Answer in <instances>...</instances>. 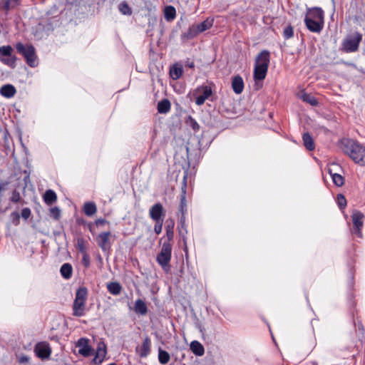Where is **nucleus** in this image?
I'll use <instances>...</instances> for the list:
<instances>
[{
    "mask_svg": "<svg viewBox=\"0 0 365 365\" xmlns=\"http://www.w3.org/2000/svg\"><path fill=\"white\" fill-rule=\"evenodd\" d=\"M170 360V354L163 350L161 347L158 348V361L162 365L167 364Z\"/></svg>",
    "mask_w": 365,
    "mask_h": 365,
    "instance_id": "30",
    "label": "nucleus"
},
{
    "mask_svg": "<svg viewBox=\"0 0 365 365\" xmlns=\"http://www.w3.org/2000/svg\"><path fill=\"white\" fill-rule=\"evenodd\" d=\"M172 256V245L169 242H164L160 252L156 257V262L161 266L163 271L168 273L170 271V260Z\"/></svg>",
    "mask_w": 365,
    "mask_h": 365,
    "instance_id": "5",
    "label": "nucleus"
},
{
    "mask_svg": "<svg viewBox=\"0 0 365 365\" xmlns=\"http://www.w3.org/2000/svg\"><path fill=\"white\" fill-rule=\"evenodd\" d=\"M61 276L66 279H69L72 277L73 267L69 263H64L60 269Z\"/></svg>",
    "mask_w": 365,
    "mask_h": 365,
    "instance_id": "27",
    "label": "nucleus"
},
{
    "mask_svg": "<svg viewBox=\"0 0 365 365\" xmlns=\"http://www.w3.org/2000/svg\"><path fill=\"white\" fill-rule=\"evenodd\" d=\"M354 325H355L356 329L359 331H360L361 334H364L365 329H364V327L361 322L358 321L357 322H354Z\"/></svg>",
    "mask_w": 365,
    "mask_h": 365,
    "instance_id": "49",
    "label": "nucleus"
},
{
    "mask_svg": "<svg viewBox=\"0 0 365 365\" xmlns=\"http://www.w3.org/2000/svg\"><path fill=\"white\" fill-rule=\"evenodd\" d=\"M187 233V227H186V224L185 223L184 228H182L181 225L180 224L179 235L182 237L183 244L185 246L187 245V237H186Z\"/></svg>",
    "mask_w": 365,
    "mask_h": 365,
    "instance_id": "42",
    "label": "nucleus"
},
{
    "mask_svg": "<svg viewBox=\"0 0 365 365\" xmlns=\"http://www.w3.org/2000/svg\"><path fill=\"white\" fill-rule=\"evenodd\" d=\"M362 41V34L359 32H354L348 35L342 41V50L346 53L356 52L359 49V44Z\"/></svg>",
    "mask_w": 365,
    "mask_h": 365,
    "instance_id": "6",
    "label": "nucleus"
},
{
    "mask_svg": "<svg viewBox=\"0 0 365 365\" xmlns=\"http://www.w3.org/2000/svg\"><path fill=\"white\" fill-rule=\"evenodd\" d=\"M76 346L78 347V354L83 356H89L92 355V349L88 344V340L86 338H80Z\"/></svg>",
    "mask_w": 365,
    "mask_h": 365,
    "instance_id": "15",
    "label": "nucleus"
},
{
    "mask_svg": "<svg viewBox=\"0 0 365 365\" xmlns=\"http://www.w3.org/2000/svg\"><path fill=\"white\" fill-rule=\"evenodd\" d=\"M268 68L265 65H255L254 78L255 81H262L267 76Z\"/></svg>",
    "mask_w": 365,
    "mask_h": 365,
    "instance_id": "17",
    "label": "nucleus"
},
{
    "mask_svg": "<svg viewBox=\"0 0 365 365\" xmlns=\"http://www.w3.org/2000/svg\"><path fill=\"white\" fill-rule=\"evenodd\" d=\"M164 16L167 21H172L176 16V11L174 6H167L164 9Z\"/></svg>",
    "mask_w": 365,
    "mask_h": 365,
    "instance_id": "33",
    "label": "nucleus"
},
{
    "mask_svg": "<svg viewBox=\"0 0 365 365\" xmlns=\"http://www.w3.org/2000/svg\"><path fill=\"white\" fill-rule=\"evenodd\" d=\"M294 36V29L291 25L286 26L283 31V36L285 39H289Z\"/></svg>",
    "mask_w": 365,
    "mask_h": 365,
    "instance_id": "41",
    "label": "nucleus"
},
{
    "mask_svg": "<svg viewBox=\"0 0 365 365\" xmlns=\"http://www.w3.org/2000/svg\"><path fill=\"white\" fill-rule=\"evenodd\" d=\"M186 66L190 67V68H194L195 67V63H194L193 61H191V62L187 61Z\"/></svg>",
    "mask_w": 365,
    "mask_h": 365,
    "instance_id": "54",
    "label": "nucleus"
},
{
    "mask_svg": "<svg viewBox=\"0 0 365 365\" xmlns=\"http://www.w3.org/2000/svg\"><path fill=\"white\" fill-rule=\"evenodd\" d=\"M199 34L198 30L197 29L196 24L191 25L187 31L181 34V38L185 41H188L194 38Z\"/></svg>",
    "mask_w": 365,
    "mask_h": 365,
    "instance_id": "21",
    "label": "nucleus"
},
{
    "mask_svg": "<svg viewBox=\"0 0 365 365\" xmlns=\"http://www.w3.org/2000/svg\"><path fill=\"white\" fill-rule=\"evenodd\" d=\"M6 184L5 182H0V193L5 190Z\"/></svg>",
    "mask_w": 365,
    "mask_h": 365,
    "instance_id": "53",
    "label": "nucleus"
},
{
    "mask_svg": "<svg viewBox=\"0 0 365 365\" xmlns=\"http://www.w3.org/2000/svg\"><path fill=\"white\" fill-rule=\"evenodd\" d=\"M29 361V357L26 356H22L19 358L20 363H26Z\"/></svg>",
    "mask_w": 365,
    "mask_h": 365,
    "instance_id": "52",
    "label": "nucleus"
},
{
    "mask_svg": "<svg viewBox=\"0 0 365 365\" xmlns=\"http://www.w3.org/2000/svg\"><path fill=\"white\" fill-rule=\"evenodd\" d=\"M212 94V89L210 86L202 85L198 86L193 92V96L195 98V103L197 106H202L205 101Z\"/></svg>",
    "mask_w": 365,
    "mask_h": 365,
    "instance_id": "9",
    "label": "nucleus"
},
{
    "mask_svg": "<svg viewBox=\"0 0 365 365\" xmlns=\"http://www.w3.org/2000/svg\"><path fill=\"white\" fill-rule=\"evenodd\" d=\"M77 249L82 254L86 253V242L83 238L77 239Z\"/></svg>",
    "mask_w": 365,
    "mask_h": 365,
    "instance_id": "40",
    "label": "nucleus"
},
{
    "mask_svg": "<svg viewBox=\"0 0 365 365\" xmlns=\"http://www.w3.org/2000/svg\"><path fill=\"white\" fill-rule=\"evenodd\" d=\"M232 88L236 94H240L244 90V81L242 78L237 75L233 77L232 81Z\"/></svg>",
    "mask_w": 365,
    "mask_h": 365,
    "instance_id": "18",
    "label": "nucleus"
},
{
    "mask_svg": "<svg viewBox=\"0 0 365 365\" xmlns=\"http://www.w3.org/2000/svg\"><path fill=\"white\" fill-rule=\"evenodd\" d=\"M154 231L156 235H159L162 232L163 221H155Z\"/></svg>",
    "mask_w": 365,
    "mask_h": 365,
    "instance_id": "46",
    "label": "nucleus"
},
{
    "mask_svg": "<svg viewBox=\"0 0 365 365\" xmlns=\"http://www.w3.org/2000/svg\"><path fill=\"white\" fill-rule=\"evenodd\" d=\"M31 213V210L29 207H25L21 210V217L26 220L30 217Z\"/></svg>",
    "mask_w": 365,
    "mask_h": 365,
    "instance_id": "48",
    "label": "nucleus"
},
{
    "mask_svg": "<svg viewBox=\"0 0 365 365\" xmlns=\"http://www.w3.org/2000/svg\"><path fill=\"white\" fill-rule=\"evenodd\" d=\"M269 62H270L269 51L267 50H263L256 57L255 65H265L266 68H268Z\"/></svg>",
    "mask_w": 365,
    "mask_h": 365,
    "instance_id": "16",
    "label": "nucleus"
},
{
    "mask_svg": "<svg viewBox=\"0 0 365 365\" xmlns=\"http://www.w3.org/2000/svg\"><path fill=\"white\" fill-rule=\"evenodd\" d=\"M83 212L87 216H92L97 212V207L94 202H87L83 205Z\"/></svg>",
    "mask_w": 365,
    "mask_h": 365,
    "instance_id": "31",
    "label": "nucleus"
},
{
    "mask_svg": "<svg viewBox=\"0 0 365 365\" xmlns=\"http://www.w3.org/2000/svg\"><path fill=\"white\" fill-rule=\"evenodd\" d=\"M300 98L304 102H306L312 106H317L319 104L318 100L309 93H304L302 94Z\"/></svg>",
    "mask_w": 365,
    "mask_h": 365,
    "instance_id": "35",
    "label": "nucleus"
},
{
    "mask_svg": "<svg viewBox=\"0 0 365 365\" xmlns=\"http://www.w3.org/2000/svg\"><path fill=\"white\" fill-rule=\"evenodd\" d=\"M190 349L196 356H201L205 353L204 346L197 341H193L191 342Z\"/></svg>",
    "mask_w": 365,
    "mask_h": 365,
    "instance_id": "26",
    "label": "nucleus"
},
{
    "mask_svg": "<svg viewBox=\"0 0 365 365\" xmlns=\"http://www.w3.org/2000/svg\"><path fill=\"white\" fill-rule=\"evenodd\" d=\"M95 224L96 225V226H101V225H104L106 224H109V222H108L105 219L100 218V219H97L95 221Z\"/></svg>",
    "mask_w": 365,
    "mask_h": 365,
    "instance_id": "51",
    "label": "nucleus"
},
{
    "mask_svg": "<svg viewBox=\"0 0 365 365\" xmlns=\"http://www.w3.org/2000/svg\"><path fill=\"white\" fill-rule=\"evenodd\" d=\"M304 21L309 31L319 34L324 28V11L320 7L308 9Z\"/></svg>",
    "mask_w": 365,
    "mask_h": 365,
    "instance_id": "2",
    "label": "nucleus"
},
{
    "mask_svg": "<svg viewBox=\"0 0 365 365\" xmlns=\"http://www.w3.org/2000/svg\"><path fill=\"white\" fill-rule=\"evenodd\" d=\"M36 355L41 359H48L51 354V348L48 343L46 341L38 342L34 347Z\"/></svg>",
    "mask_w": 365,
    "mask_h": 365,
    "instance_id": "11",
    "label": "nucleus"
},
{
    "mask_svg": "<svg viewBox=\"0 0 365 365\" xmlns=\"http://www.w3.org/2000/svg\"><path fill=\"white\" fill-rule=\"evenodd\" d=\"M340 148L355 163L365 165V146L349 138H343L340 141Z\"/></svg>",
    "mask_w": 365,
    "mask_h": 365,
    "instance_id": "1",
    "label": "nucleus"
},
{
    "mask_svg": "<svg viewBox=\"0 0 365 365\" xmlns=\"http://www.w3.org/2000/svg\"><path fill=\"white\" fill-rule=\"evenodd\" d=\"M186 123L192 128V130L195 132L198 131L200 130V125L192 117L188 116Z\"/></svg>",
    "mask_w": 365,
    "mask_h": 365,
    "instance_id": "38",
    "label": "nucleus"
},
{
    "mask_svg": "<svg viewBox=\"0 0 365 365\" xmlns=\"http://www.w3.org/2000/svg\"><path fill=\"white\" fill-rule=\"evenodd\" d=\"M88 298V289L85 287H79L76 292L75 299L73 304V315L83 317L86 314V304Z\"/></svg>",
    "mask_w": 365,
    "mask_h": 365,
    "instance_id": "3",
    "label": "nucleus"
},
{
    "mask_svg": "<svg viewBox=\"0 0 365 365\" xmlns=\"http://www.w3.org/2000/svg\"><path fill=\"white\" fill-rule=\"evenodd\" d=\"M95 1L96 0H81V2L80 4L91 7V6L94 5Z\"/></svg>",
    "mask_w": 365,
    "mask_h": 365,
    "instance_id": "50",
    "label": "nucleus"
},
{
    "mask_svg": "<svg viewBox=\"0 0 365 365\" xmlns=\"http://www.w3.org/2000/svg\"><path fill=\"white\" fill-rule=\"evenodd\" d=\"M213 24V19L210 20L209 19H207L202 23L199 24H196L197 29L198 30L199 34L205 31L210 29L212 26Z\"/></svg>",
    "mask_w": 365,
    "mask_h": 365,
    "instance_id": "36",
    "label": "nucleus"
},
{
    "mask_svg": "<svg viewBox=\"0 0 365 365\" xmlns=\"http://www.w3.org/2000/svg\"><path fill=\"white\" fill-rule=\"evenodd\" d=\"M82 263L85 267H88L90 265V257L87 252L83 254Z\"/></svg>",
    "mask_w": 365,
    "mask_h": 365,
    "instance_id": "47",
    "label": "nucleus"
},
{
    "mask_svg": "<svg viewBox=\"0 0 365 365\" xmlns=\"http://www.w3.org/2000/svg\"><path fill=\"white\" fill-rule=\"evenodd\" d=\"M158 112L159 113H168L171 109V103L168 98H164L158 102L157 106Z\"/></svg>",
    "mask_w": 365,
    "mask_h": 365,
    "instance_id": "24",
    "label": "nucleus"
},
{
    "mask_svg": "<svg viewBox=\"0 0 365 365\" xmlns=\"http://www.w3.org/2000/svg\"><path fill=\"white\" fill-rule=\"evenodd\" d=\"M13 53L14 49L10 45L0 46V61L11 68L16 67L17 61Z\"/></svg>",
    "mask_w": 365,
    "mask_h": 365,
    "instance_id": "8",
    "label": "nucleus"
},
{
    "mask_svg": "<svg viewBox=\"0 0 365 365\" xmlns=\"http://www.w3.org/2000/svg\"><path fill=\"white\" fill-rule=\"evenodd\" d=\"M337 205L340 210H343L346 206V200L344 195L338 194L336 197Z\"/></svg>",
    "mask_w": 365,
    "mask_h": 365,
    "instance_id": "39",
    "label": "nucleus"
},
{
    "mask_svg": "<svg viewBox=\"0 0 365 365\" xmlns=\"http://www.w3.org/2000/svg\"><path fill=\"white\" fill-rule=\"evenodd\" d=\"M106 354V346L104 343L99 344L97 349L96 355L95 356L93 361L95 364H101L103 361V358Z\"/></svg>",
    "mask_w": 365,
    "mask_h": 365,
    "instance_id": "20",
    "label": "nucleus"
},
{
    "mask_svg": "<svg viewBox=\"0 0 365 365\" xmlns=\"http://www.w3.org/2000/svg\"><path fill=\"white\" fill-rule=\"evenodd\" d=\"M165 210L160 202L154 204L149 210V216L153 221H163Z\"/></svg>",
    "mask_w": 365,
    "mask_h": 365,
    "instance_id": "12",
    "label": "nucleus"
},
{
    "mask_svg": "<svg viewBox=\"0 0 365 365\" xmlns=\"http://www.w3.org/2000/svg\"><path fill=\"white\" fill-rule=\"evenodd\" d=\"M50 215L55 220H58L61 215V210L57 207H51L50 209Z\"/></svg>",
    "mask_w": 365,
    "mask_h": 365,
    "instance_id": "43",
    "label": "nucleus"
},
{
    "mask_svg": "<svg viewBox=\"0 0 365 365\" xmlns=\"http://www.w3.org/2000/svg\"><path fill=\"white\" fill-rule=\"evenodd\" d=\"M119 11L123 15L130 16L132 14V9L126 1H123L119 4Z\"/></svg>",
    "mask_w": 365,
    "mask_h": 365,
    "instance_id": "37",
    "label": "nucleus"
},
{
    "mask_svg": "<svg viewBox=\"0 0 365 365\" xmlns=\"http://www.w3.org/2000/svg\"><path fill=\"white\" fill-rule=\"evenodd\" d=\"M107 289L113 295H118L121 292L122 286L119 282H113L107 284Z\"/></svg>",
    "mask_w": 365,
    "mask_h": 365,
    "instance_id": "29",
    "label": "nucleus"
},
{
    "mask_svg": "<svg viewBox=\"0 0 365 365\" xmlns=\"http://www.w3.org/2000/svg\"><path fill=\"white\" fill-rule=\"evenodd\" d=\"M17 52L24 56L27 64L32 68L37 66L38 61L35 48L31 44H24L19 42L16 44Z\"/></svg>",
    "mask_w": 365,
    "mask_h": 365,
    "instance_id": "4",
    "label": "nucleus"
},
{
    "mask_svg": "<svg viewBox=\"0 0 365 365\" xmlns=\"http://www.w3.org/2000/svg\"><path fill=\"white\" fill-rule=\"evenodd\" d=\"M133 310L136 314L144 316L148 313V307L143 300L138 299L135 302Z\"/></svg>",
    "mask_w": 365,
    "mask_h": 365,
    "instance_id": "22",
    "label": "nucleus"
},
{
    "mask_svg": "<svg viewBox=\"0 0 365 365\" xmlns=\"http://www.w3.org/2000/svg\"><path fill=\"white\" fill-rule=\"evenodd\" d=\"M16 93V89L12 84H5L0 88V94L6 98L14 97Z\"/></svg>",
    "mask_w": 365,
    "mask_h": 365,
    "instance_id": "19",
    "label": "nucleus"
},
{
    "mask_svg": "<svg viewBox=\"0 0 365 365\" xmlns=\"http://www.w3.org/2000/svg\"><path fill=\"white\" fill-rule=\"evenodd\" d=\"M183 71L181 66H173L170 69V76L173 80L179 79L182 75Z\"/></svg>",
    "mask_w": 365,
    "mask_h": 365,
    "instance_id": "34",
    "label": "nucleus"
},
{
    "mask_svg": "<svg viewBox=\"0 0 365 365\" xmlns=\"http://www.w3.org/2000/svg\"><path fill=\"white\" fill-rule=\"evenodd\" d=\"M10 200L14 203L20 202L21 201V197L19 192L14 190L12 192V195H11Z\"/></svg>",
    "mask_w": 365,
    "mask_h": 365,
    "instance_id": "44",
    "label": "nucleus"
},
{
    "mask_svg": "<svg viewBox=\"0 0 365 365\" xmlns=\"http://www.w3.org/2000/svg\"><path fill=\"white\" fill-rule=\"evenodd\" d=\"M351 219L353 222V228L351 230L352 234L359 237H362V227L364 226V214L357 210H354L351 214Z\"/></svg>",
    "mask_w": 365,
    "mask_h": 365,
    "instance_id": "10",
    "label": "nucleus"
},
{
    "mask_svg": "<svg viewBox=\"0 0 365 365\" xmlns=\"http://www.w3.org/2000/svg\"><path fill=\"white\" fill-rule=\"evenodd\" d=\"M302 140L304 147L307 150L312 151L315 149V144L313 138L309 133H305L302 135Z\"/></svg>",
    "mask_w": 365,
    "mask_h": 365,
    "instance_id": "25",
    "label": "nucleus"
},
{
    "mask_svg": "<svg viewBox=\"0 0 365 365\" xmlns=\"http://www.w3.org/2000/svg\"><path fill=\"white\" fill-rule=\"evenodd\" d=\"M135 351L140 358H145L150 354L151 340L149 336L144 339L140 346H137Z\"/></svg>",
    "mask_w": 365,
    "mask_h": 365,
    "instance_id": "14",
    "label": "nucleus"
},
{
    "mask_svg": "<svg viewBox=\"0 0 365 365\" xmlns=\"http://www.w3.org/2000/svg\"><path fill=\"white\" fill-rule=\"evenodd\" d=\"M174 226H175V222L173 219L169 218L166 220V225H165V230H166V236H167V240L165 242H170L171 240H173L174 237Z\"/></svg>",
    "mask_w": 365,
    "mask_h": 365,
    "instance_id": "23",
    "label": "nucleus"
},
{
    "mask_svg": "<svg viewBox=\"0 0 365 365\" xmlns=\"http://www.w3.org/2000/svg\"><path fill=\"white\" fill-rule=\"evenodd\" d=\"M0 8L8 11L11 9V0H1Z\"/></svg>",
    "mask_w": 365,
    "mask_h": 365,
    "instance_id": "45",
    "label": "nucleus"
},
{
    "mask_svg": "<svg viewBox=\"0 0 365 365\" xmlns=\"http://www.w3.org/2000/svg\"><path fill=\"white\" fill-rule=\"evenodd\" d=\"M43 200L48 205H52L57 200V195L52 190H48L43 195Z\"/></svg>",
    "mask_w": 365,
    "mask_h": 365,
    "instance_id": "28",
    "label": "nucleus"
},
{
    "mask_svg": "<svg viewBox=\"0 0 365 365\" xmlns=\"http://www.w3.org/2000/svg\"><path fill=\"white\" fill-rule=\"evenodd\" d=\"M110 235V232H104L100 233L97 237L98 245L103 252L109 251L110 249V244L109 242Z\"/></svg>",
    "mask_w": 365,
    "mask_h": 365,
    "instance_id": "13",
    "label": "nucleus"
},
{
    "mask_svg": "<svg viewBox=\"0 0 365 365\" xmlns=\"http://www.w3.org/2000/svg\"><path fill=\"white\" fill-rule=\"evenodd\" d=\"M187 172L184 173L183 180L181 187L180 202L179 204L178 212L180 213V222L181 227L184 228L185 215L187 212V200H186V190H187Z\"/></svg>",
    "mask_w": 365,
    "mask_h": 365,
    "instance_id": "7",
    "label": "nucleus"
},
{
    "mask_svg": "<svg viewBox=\"0 0 365 365\" xmlns=\"http://www.w3.org/2000/svg\"><path fill=\"white\" fill-rule=\"evenodd\" d=\"M328 172L331 176L333 182L337 187H341L344 184V178L341 175L333 173L330 168L328 169Z\"/></svg>",
    "mask_w": 365,
    "mask_h": 365,
    "instance_id": "32",
    "label": "nucleus"
}]
</instances>
